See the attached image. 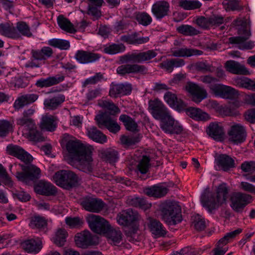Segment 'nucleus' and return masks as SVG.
<instances>
[{
  "label": "nucleus",
  "mask_w": 255,
  "mask_h": 255,
  "mask_svg": "<svg viewBox=\"0 0 255 255\" xmlns=\"http://www.w3.org/2000/svg\"><path fill=\"white\" fill-rule=\"evenodd\" d=\"M229 189L226 183H223L217 187L216 192H206L201 197L203 206L209 213L218 209L226 202Z\"/></svg>",
  "instance_id": "f257e3e1"
},
{
  "label": "nucleus",
  "mask_w": 255,
  "mask_h": 255,
  "mask_svg": "<svg viewBox=\"0 0 255 255\" xmlns=\"http://www.w3.org/2000/svg\"><path fill=\"white\" fill-rule=\"evenodd\" d=\"M161 216L168 225H175L182 221L181 209L175 202L167 201L160 206Z\"/></svg>",
  "instance_id": "f03ea898"
},
{
  "label": "nucleus",
  "mask_w": 255,
  "mask_h": 255,
  "mask_svg": "<svg viewBox=\"0 0 255 255\" xmlns=\"http://www.w3.org/2000/svg\"><path fill=\"white\" fill-rule=\"evenodd\" d=\"M62 142L65 144L66 148L69 154L74 157V159L82 156L86 152L93 149L91 146H87L68 133H65L62 136Z\"/></svg>",
  "instance_id": "7ed1b4c3"
},
{
  "label": "nucleus",
  "mask_w": 255,
  "mask_h": 255,
  "mask_svg": "<svg viewBox=\"0 0 255 255\" xmlns=\"http://www.w3.org/2000/svg\"><path fill=\"white\" fill-rule=\"evenodd\" d=\"M53 180L57 185L65 189L77 186L80 181L79 177L73 172L62 170L55 173Z\"/></svg>",
  "instance_id": "20e7f679"
},
{
  "label": "nucleus",
  "mask_w": 255,
  "mask_h": 255,
  "mask_svg": "<svg viewBox=\"0 0 255 255\" xmlns=\"http://www.w3.org/2000/svg\"><path fill=\"white\" fill-rule=\"evenodd\" d=\"M19 165L23 171L17 172L16 173V177L19 181L29 185L34 183L40 178L41 170L37 166L33 164Z\"/></svg>",
  "instance_id": "39448f33"
},
{
  "label": "nucleus",
  "mask_w": 255,
  "mask_h": 255,
  "mask_svg": "<svg viewBox=\"0 0 255 255\" xmlns=\"http://www.w3.org/2000/svg\"><path fill=\"white\" fill-rule=\"evenodd\" d=\"M253 200V197L249 194L240 192H235L231 196L230 205L234 212L241 213Z\"/></svg>",
  "instance_id": "423d86ee"
},
{
  "label": "nucleus",
  "mask_w": 255,
  "mask_h": 255,
  "mask_svg": "<svg viewBox=\"0 0 255 255\" xmlns=\"http://www.w3.org/2000/svg\"><path fill=\"white\" fill-rule=\"evenodd\" d=\"M157 53L153 50H148L140 52L128 53L121 57L120 61L123 63L133 62L140 63L149 61L157 55Z\"/></svg>",
  "instance_id": "0eeeda50"
},
{
  "label": "nucleus",
  "mask_w": 255,
  "mask_h": 255,
  "mask_svg": "<svg viewBox=\"0 0 255 255\" xmlns=\"http://www.w3.org/2000/svg\"><path fill=\"white\" fill-rule=\"evenodd\" d=\"M95 119L100 128H105L112 133H116L121 129L115 116L109 115L107 113H105L103 114L97 115Z\"/></svg>",
  "instance_id": "6e6552de"
},
{
  "label": "nucleus",
  "mask_w": 255,
  "mask_h": 255,
  "mask_svg": "<svg viewBox=\"0 0 255 255\" xmlns=\"http://www.w3.org/2000/svg\"><path fill=\"white\" fill-rule=\"evenodd\" d=\"M239 33L243 36L230 37V43L237 44L238 48L241 50L252 49L254 46V43L251 41H247L251 35L250 30L246 27H243L239 29Z\"/></svg>",
  "instance_id": "1a4fd4ad"
},
{
  "label": "nucleus",
  "mask_w": 255,
  "mask_h": 255,
  "mask_svg": "<svg viewBox=\"0 0 255 255\" xmlns=\"http://www.w3.org/2000/svg\"><path fill=\"white\" fill-rule=\"evenodd\" d=\"M86 220L91 230L99 234H105L110 226L108 222L98 215H90L87 217Z\"/></svg>",
  "instance_id": "9d476101"
},
{
  "label": "nucleus",
  "mask_w": 255,
  "mask_h": 255,
  "mask_svg": "<svg viewBox=\"0 0 255 255\" xmlns=\"http://www.w3.org/2000/svg\"><path fill=\"white\" fill-rule=\"evenodd\" d=\"M92 150L93 149L90 150L89 153L86 152L82 156L72 159L69 163L84 172H91L93 170Z\"/></svg>",
  "instance_id": "9b49d317"
},
{
  "label": "nucleus",
  "mask_w": 255,
  "mask_h": 255,
  "mask_svg": "<svg viewBox=\"0 0 255 255\" xmlns=\"http://www.w3.org/2000/svg\"><path fill=\"white\" fill-rule=\"evenodd\" d=\"M229 140L234 144L244 142L246 138L245 128L240 124L234 123L228 131Z\"/></svg>",
  "instance_id": "f8f14e48"
},
{
  "label": "nucleus",
  "mask_w": 255,
  "mask_h": 255,
  "mask_svg": "<svg viewBox=\"0 0 255 255\" xmlns=\"http://www.w3.org/2000/svg\"><path fill=\"white\" fill-rule=\"evenodd\" d=\"M183 88L190 94L192 100L196 103H199L207 97L206 90L195 83L188 82Z\"/></svg>",
  "instance_id": "ddd939ff"
},
{
  "label": "nucleus",
  "mask_w": 255,
  "mask_h": 255,
  "mask_svg": "<svg viewBox=\"0 0 255 255\" xmlns=\"http://www.w3.org/2000/svg\"><path fill=\"white\" fill-rule=\"evenodd\" d=\"M80 204L85 210L93 213H99L105 206L102 200L90 196L81 199Z\"/></svg>",
  "instance_id": "4468645a"
},
{
  "label": "nucleus",
  "mask_w": 255,
  "mask_h": 255,
  "mask_svg": "<svg viewBox=\"0 0 255 255\" xmlns=\"http://www.w3.org/2000/svg\"><path fill=\"white\" fill-rule=\"evenodd\" d=\"M149 108L151 110V113L154 118L160 121L171 115L168 109L161 102L157 100L150 101Z\"/></svg>",
  "instance_id": "2eb2a0df"
},
{
  "label": "nucleus",
  "mask_w": 255,
  "mask_h": 255,
  "mask_svg": "<svg viewBox=\"0 0 255 255\" xmlns=\"http://www.w3.org/2000/svg\"><path fill=\"white\" fill-rule=\"evenodd\" d=\"M160 122V128L166 133L178 134L183 131L182 126L174 120L171 115Z\"/></svg>",
  "instance_id": "dca6fc26"
},
{
  "label": "nucleus",
  "mask_w": 255,
  "mask_h": 255,
  "mask_svg": "<svg viewBox=\"0 0 255 255\" xmlns=\"http://www.w3.org/2000/svg\"><path fill=\"white\" fill-rule=\"evenodd\" d=\"M6 151L8 154L17 157L25 164L30 163L33 160V157L30 154L17 145H8Z\"/></svg>",
  "instance_id": "f3484780"
},
{
  "label": "nucleus",
  "mask_w": 255,
  "mask_h": 255,
  "mask_svg": "<svg viewBox=\"0 0 255 255\" xmlns=\"http://www.w3.org/2000/svg\"><path fill=\"white\" fill-rule=\"evenodd\" d=\"M118 74L125 75L129 74L140 73L144 74L147 72V68L143 65L137 64H127L119 66L117 69Z\"/></svg>",
  "instance_id": "a211bd4d"
},
{
  "label": "nucleus",
  "mask_w": 255,
  "mask_h": 255,
  "mask_svg": "<svg viewBox=\"0 0 255 255\" xmlns=\"http://www.w3.org/2000/svg\"><path fill=\"white\" fill-rule=\"evenodd\" d=\"M75 59L83 64L95 62L101 58V55L89 51L78 50L74 56Z\"/></svg>",
  "instance_id": "6ab92c4d"
},
{
  "label": "nucleus",
  "mask_w": 255,
  "mask_h": 255,
  "mask_svg": "<svg viewBox=\"0 0 255 255\" xmlns=\"http://www.w3.org/2000/svg\"><path fill=\"white\" fill-rule=\"evenodd\" d=\"M214 90H215V96L226 99H235L237 98L239 95L238 91L235 89L223 84H219L218 86L214 87Z\"/></svg>",
  "instance_id": "aec40b11"
},
{
  "label": "nucleus",
  "mask_w": 255,
  "mask_h": 255,
  "mask_svg": "<svg viewBox=\"0 0 255 255\" xmlns=\"http://www.w3.org/2000/svg\"><path fill=\"white\" fill-rule=\"evenodd\" d=\"M151 11L158 20L168 15L170 12L169 3L165 0H159L154 3L152 6Z\"/></svg>",
  "instance_id": "412c9836"
},
{
  "label": "nucleus",
  "mask_w": 255,
  "mask_h": 255,
  "mask_svg": "<svg viewBox=\"0 0 255 255\" xmlns=\"http://www.w3.org/2000/svg\"><path fill=\"white\" fill-rule=\"evenodd\" d=\"M206 132L211 137L217 141L222 140L225 135L222 124L218 122L211 123L206 128Z\"/></svg>",
  "instance_id": "4be33fe9"
},
{
  "label": "nucleus",
  "mask_w": 255,
  "mask_h": 255,
  "mask_svg": "<svg viewBox=\"0 0 255 255\" xmlns=\"http://www.w3.org/2000/svg\"><path fill=\"white\" fill-rule=\"evenodd\" d=\"M215 162L219 170L227 171L235 166V161L230 156L221 154L215 158Z\"/></svg>",
  "instance_id": "5701e85b"
},
{
  "label": "nucleus",
  "mask_w": 255,
  "mask_h": 255,
  "mask_svg": "<svg viewBox=\"0 0 255 255\" xmlns=\"http://www.w3.org/2000/svg\"><path fill=\"white\" fill-rule=\"evenodd\" d=\"M57 188L52 184L44 180L40 181L34 186L35 191L40 195L53 196L57 193Z\"/></svg>",
  "instance_id": "b1692460"
},
{
  "label": "nucleus",
  "mask_w": 255,
  "mask_h": 255,
  "mask_svg": "<svg viewBox=\"0 0 255 255\" xmlns=\"http://www.w3.org/2000/svg\"><path fill=\"white\" fill-rule=\"evenodd\" d=\"M38 98V96L35 94H25L19 96L15 100L13 104V108L15 110L18 111L34 103Z\"/></svg>",
  "instance_id": "393cba45"
},
{
  "label": "nucleus",
  "mask_w": 255,
  "mask_h": 255,
  "mask_svg": "<svg viewBox=\"0 0 255 255\" xmlns=\"http://www.w3.org/2000/svg\"><path fill=\"white\" fill-rule=\"evenodd\" d=\"M75 241L77 246L82 248H86L94 244L92 235L87 230L77 233L75 237Z\"/></svg>",
  "instance_id": "a878e982"
},
{
  "label": "nucleus",
  "mask_w": 255,
  "mask_h": 255,
  "mask_svg": "<svg viewBox=\"0 0 255 255\" xmlns=\"http://www.w3.org/2000/svg\"><path fill=\"white\" fill-rule=\"evenodd\" d=\"M225 68L228 72L234 74L247 75L250 74L245 65L234 60L227 61Z\"/></svg>",
  "instance_id": "bb28decb"
},
{
  "label": "nucleus",
  "mask_w": 255,
  "mask_h": 255,
  "mask_svg": "<svg viewBox=\"0 0 255 255\" xmlns=\"http://www.w3.org/2000/svg\"><path fill=\"white\" fill-rule=\"evenodd\" d=\"M21 246L27 253H38L42 249V242L39 238L31 239L24 241Z\"/></svg>",
  "instance_id": "cd10ccee"
},
{
  "label": "nucleus",
  "mask_w": 255,
  "mask_h": 255,
  "mask_svg": "<svg viewBox=\"0 0 255 255\" xmlns=\"http://www.w3.org/2000/svg\"><path fill=\"white\" fill-rule=\"evenodd\" d=\"M0 35L12 39H17L20 37V35L16 28L10 22L0 24Z\"/></svg>",
  "instance_id": "c85d7f7f"
},
{
  "label": "nucleus",
  "mask_w": 255,
  "mask_h": 255,
  "mask_svg": "<svg viewBox=\"0 0 255 255\" xmlns=\"http://www.w3.org/2000/svg\"><path fill=\"white\" fill-rule=\"evenodd\" d=\"M64 80V76L56 75L38 80L35 85L39 88H47L59 84Z\"/></svg>",
  "instance_id": "c756f323"
},
{
  "label": "nucleus",
  "mask_w": 255,
  "mask_h": 255,
  "mask_svg": "<svg viewBox=\"0 0 255 255\" xmlns=\"http://www.w3.org/2000/svg\"><path fill=\"white\" fill-rule=\"evenodd\" d=\"M31 54L34 59L44 61L52 56L53 51L51 47L44 46L41 49L32 50Z\"/></svg>",
  "instance_id": "7c9ffc66"
},
{
  "label": "nucleus",
  "mask_w": 255,
  "mask_h": 255,
  "mask_svg": "<svg viewBox=\"0 0 255 255\" xmlns=\"http://www.w3.org/2000/svg\"><path fill=\"white\" fill-rule=\"evenodd\" d=\"M168 189L163 186L156 185L144 189V193L150 197L161 198L164 196L168 192Z\"/></svg>",
  "instance_id": "2f4dec72"
},
{
  "label": "nucleus",
  "mask_w": 255,
  "mask_h": 255,
  "mask_svg": "<svg viewBox=\"0 0 255 255\" xmlns=\"http://www.w3.org/2000/svg\"><path fill=\"white\" fill-rule=\"evenodd\" d=\"M186 114L196 121H205L210 119V116L199 108L190 107L186 110Z\"/></svg>",
  "instance_id": "473e14b6"
},
{
  "label": "nucleus",
  "mask_w": 255,
  "mask_h": 255,
  "mask_svg": "<svg viewBox=\"0 0 255 255\" xmlns=\"http://www.w3.org/2000/svg\"><path fill=\"white\" fill-rule=\"evenodd\" d=\"M63 95H59L51 98H47L44 101V107L49 110H54L59 107L65 101Z\"/></svg>",
  "instance_id": "72a5a7b5"
},
{
  "label": "nucleus",
  "mask_w": 255,
  "mask_h": 255,
  "mask_svg": "<svg viewBox=\"0 0 255 255\" xmlns=\"http://www.w3.org/2000/svg\"><path fill=\"white\" fill-rule=\"evenodd\" d=\"M148 227L152 234L158 237H163L167 233V231L162 224L156 219L150 218Z\"/></svg>",
  "instance_id": "f704fd0d"
},
{
  "label": "nucleus",
  "mask_w": 255,
  "mask_h": 255,
  "mask_svg": "<svg viewBox=\"0 0 255 255\" xmlns=\"http://www.w3.org/2000/svg\"><path fill=\"white\" fill-rule=\"evenodd\" d=\"M185 65V61L182 59H168L160 64L161 67L168 72H171L174 68L181 67Z\"/></svg>",
  "instance_id": "c9c22d12"
},
{
  "label": "nucleus",
  "mask_w": 255,
  "mask_h": 255,
  "mask_svg": "<svg viewBox=\"0 0 255 255\" xmlns=\"http://www.w3.org/2000/svg\"><path fill=\"white\" fill-rule=\"evenodd\" d=\"M120 39L122 41L129 44L139 45L145 43L149 41L148 37H138L137 34L134 33L131 34L122 35Z\"/></svg>",
  "instance_id": "e433bc0d"
},
{
  "label": "nucleus",
  "mask_w": 255,
  "mask_h": 255,
  "mask_svg": "<svg viewBox=\"0 0 255 255\" xmlns=\"http://www.w3.org/2000/svg\"><path fill=\"white\" fill-rule=\"evenodd\" d=\"M203 53V51L200 50L187 48H181L172 51V55L178 57L201 55Z\"/></svg>",
  "instance_id": "4c0bfd02"
},
{
  "label": "nucleus",
  "mask_w": 255,
  "mask_h": 255,
  "mask_svg": "<svg viewBox=\"0 0 255 255\" xmlns=\"http://www.w3.org/2000/svg\"><path fill=\"white\" fill-rule=\"evenodd\" d=\"M109 241L111 244L118 245L122 241V233L119 229H112L111 226L107 232L105 233Z\"/></svg>",
  "instance_id": "58836bf2"
},
{
  "label": "nucleus",
  "mask_w": 255,
  "mask_h": 255,
  "mask_svg": "<svg viewBox=\"0 0 255 255\" xmlns=\"http://www.w3.org/2000/svg\"><path fill=\"white\" fill-rule=\"evenodd\" d=\"M87 135L93 141L100 143H104L107 140V136L96 127H92L87 129Z\"/></svg>",
  "instance_id": "ea45409f"
},
{
  "label": "nucleus",
  "mask_w": 255,
  "mask_h": 255,
  "mask_svg": "<svg viewBox=\"0 0 255 255\" xmlns=\"http://www.w3.org/2000/svg\"><path fill=\"white\" fill-rule=\"evenodd\" d=\"M29 226L33 229L40 231L45 230L47 228V222L45 218L40 216H34L30 218Z\"/></svg>",
  "instance_id": "a19ab883"
},
{
  "label": "nucleus",
  "mask_w": 255,
  "mask_h": 255,
  "mask_svg": "<svg viewBox=\"0 0 255 255\" xmlns=\"http://www.w3.org/2000/svg\"><path fill=\"white\" fill-rule=\"evenodd\" d=\"M40 127L42 129L49 131H54L56 127L54 117L48 115L43 116L40 122Z\"/></svg>",
  "instance_id": "79ce46f5"
},
{
  "label": "nucleus",
  "mask_w": 255,
  "mask_h": 255,
  "mask_svg": "<svg viewBox=\"0 0 255 255\" xmlns=\"http://www.w3.org/2000/svg\"><path fill=\"white\" fill-rule=\"evenodd\" d=\"M128 204L131 206L138 207L142 210H146L151 207V204L143 197H133L128 199Z\"/></svg>",
  "instance_id": "37998d69"
},
{
  "label": "nucleus",
  "mask_w": 255,
  "mask_h": 255,
  "mask_svg": "<svg viewBox=\"0 0 255 255\" xmlns=\"http://www.w3.org/2000/svg\"><path fill=\"white\" fill-rule=\"evenodd\" d=\"M101 155L103 160L110 163H114L119 159L118 151L113 148L102 150L101 152Z\"/></svg>",
  "instance_id": "c03bdc74"
},
{
  "label": "nucleus",
  "mask_w": 255,
  "mask_h": 255,
  "mask_svg": "<svg viewBox=\"0 0 255 255\" xmlns=\"http://www.w3.org/2000/svg\"><path fill=\"white\" fill-rule=\"evenodd\" d=\"M119 120L123 123L128 130L132 132L138 130L137 123L129 116L123 114L120 116Z\"/></svg>",
  "instance_id": "a18cd8bd"
},
{
  "label": "nucleus",
  "mask_w": 255,
  "mask_h": 255,
  "mask_svg": "<svg viewBox=\"0 0 255 255\" xmlns=\"http://www.w3.org/2000/svg\"><path fill=\"white\" fill-rule=\"evenodd\" d=\"M178 6L184 10H190L199 8L202 3L198 0H178Z\"/></svg>",
  "instance_id": "49530a36"
},
{
  "label": "nucleus",
  "mask_w": 255,
  "mask_h": 255,
  "mask_svg": "<svg viewBox=\"0 0 255 255\" xmlns=\"http://www.w3.org/2000/svg\"><path fill=\"white\" fill-rule=\"evenodd\" d=\"M57 23L59 27L63 30L70 33H74L76 30L70 20L63 15H59L57 18Z\"/></svg>",
  "instance_id": "de8ad7c7"
},
{
  "label": "nucleus",
  "mask_w": 255,
  "mask_h": 255,
  "mask_svg": "<svg viewBox=\"0 0 255 255\" xmlns=\"http://www.w3.org/2000/svg\"><path fill=\"white\" fill-rule=\"evenodd\" d=\"M178 33L185 36H193L200 34L199 30L188 24H182L177 28Z\"/></svg>",
  "instance_id": "09e8293b"
},
{
  "label": "nucleus",
  "mask_w": 255,
  "mask_h": 255,
  "mask_svg": "<svg viewBox=\"0 0 255 255\" xmlns=\"http://www.w3.org/2000/svg\"><path fill=\"white\" fill-rule=\"evenodd\" d=\"M134 17L139 24L144 26L150 25L152 21L151 16L146 12H135Z\"/></svg>",
  "instance_id": "8fccbe9b"
},
{
  "label": "nucleus",
  "mask_w": 255,
  "mask_h": 255,
  "mask_svg": "<svg viewBox=\"0 0 255 255\" xmlns=\"http://www.w3.org/2000/svg\"><path fill=\"white\" fill-rule=\"evenodd\" d=\"M27 137L30 140L33 141H42L44 140V137L42 135L41 132L37 129L35 125L34 127L30 128L24 133Z\"/></svg>",
  "instance_id": "3c124183"
},
{
  "label": "nucleus",
  "mask_w": 255,
  "mask_h": 255,
  "mask_svg": "<svg viewBox=\"0 0 255 255\" xmlns=\"http://www.w3.org/2000/svg\"><path fill=\"white\" fill-rule=\"evenodd\" d=\"M99 105L105 110L109 111L110 112L109 115L115 116L116 114L120 112L119 108L113 102L110 100H102L99 102Z\"/></svg>",
  "instance_id": "603ef678"
},
{
  "label": "nucleus",
  "mask_w": 255,
  "mask_h": 255,
  "mask_svg": "<svg viewBox=\"0 0 255 255\" xmlns=\"http://www.w3.org/2000/svg\"><path fill=\"white\" fill-rule=\"evenodd\" d=\"M199 80L208 85L210 89L214 94L215 92V90H214V87L218 86L220 84L216 83V82L218 81V80L216 78L210 75L201 76L199 77Z\"/></svg>",
  "instance_id": "864d4df0"
},
{
  "label": "nucleus",
  "mask_w": 255,
  "mask_h": 255,
  "mask_svg": "<svg viewBox=\"0 0 255 255\" xmlns=\"http://www.w3.org/2000/svg\"><path fill=\"white\" fill-rule=\"evenodd\" d=\"M48 44L51 46L62 50L68 49L70 46L69 41L57 38L50 39L48 41Z\"/></svg>",
  "instance_id": "5fc2aeb1"
},
{
  "label": "nucleus",
  "mask_w": 255,
  "mask_h": 255,
  "mask_svg": "<svg viewBox=\"0 0 255 255\" xmlns=\"http://www.w3.org/2000/svg\"><path fill=\"white\" fill-rule=\"evenodd\" d=\"M242 231V230L241 229H238L234 231L227 233L223 238L221 239L218 241L216 244V246L225 247V246L229 242L230 240L232 239L240 234Z\"/></svg>",
  "instance_id": "6e6d98bb"
},
{
  "label": "nucleus",
  "mask_w": 255,
  "mask_h": 255,
  "mask_svg": "<svg viewBox=\"0 0 255 255\" xmlns=\"http://www.w3.org/2000/svg\"><path fill=\"white\" fill-rule=\"evenodd\" d=\"M126 49V47L123 44H112L106 46L104 48V52L109 54H115L118 53L124 52Z\"/></svg>",
  "instance_id": "4d7b16f0"
},
{
  "label": "nucleus",
  "mask_w": 255,
  "mask_h": 255,
  "mask_svg": "<svg viewBox=\"0 0 255 255\" xmlns=\"http://www.w3.org/2000/svg\"><path fill=\"white\" fill-rule=\"evenodd\" d=\"M150 159L147 156H143L137 165V170L141 174L146 173L150 167Z\"/></svg>",
  "instance_id": "13d9d810"
},
{
  "label": "nucleus",
  "mask_w": 255,
  "mask_h": 255,
  "mask_svg": "<svg viewBox=\"0 0 255 255\" xmlns=\"http://www.w3.org/2000/svg\"><path fill=\"white\" fill-rule=\"evenodd\" d=\"M16 123L17 125L24 126V132L30 128H32L35 125L34 121L31 118L25 117L23 116L17 119Z\"/></svg>",
  "instance_id": "bf43d9fd"
},
{
  "label": "nucleus",
  "mask_w": 255,
  "mask_h": 255,
  "mask_svg": "<svg viewBox=\"0 0 255 255\" xmlns=\"http://www.w3.org/2000/svg\"><path fill=\"white\" fill-rule=\"evenodd\" d=\"M67 235V232L65 229H59L57 231L55 237L54 238V243L59 247L63 246L66 242Z\"/></svg>",
  "instance_id": "052dcab7"
},
{
  "label": "nucleus",
  "mask_w": 255,
  "mask_h": 255,
  "mask_svg": "<svg viewBox=\"0 0 255 255\" xmlns=\"http://www.w3.org/2000/svg\"><path fill=\"white\" fill-rule=\"evenodd\" d=\"M140 139L139 135H123L121 138L122 143L127 146L134 145L138 142Z\"/></svg>",
  "instance_id": "680f3d73"
},
{
  "label": "nucleus",
  "mask_w": 255,
  "mask_h": 255,
  "mask_svg": "<svg viewBox=\"0 0 255 255\" xmlns=\"http://www.w3.org/2000/svg\"><path fill=\"white\" fill-rule=\"evenodd\" d=\"M209 17L211 27L215 28L226 22V19L220 14H213Z\"/></svg>",
  "instance_id": "e2e57ef3"
},
{
  "label": "nucleus",
  "mask_w": 255,
  "mask_h": 255,
  "mask_svg": "<svg viewBox=\"0 0 255 255\" xmlns=\"http://www.w3.org/2000/svg\"><path fill=\"white\" fill-rule=\"evenodd\" d=\"M104 78L103 74L101 72L97 73L95 75L86 79L83 83L82 86L86 87L88 85H95L101 82Z\"/></svg>",
  "instance_id": "0e129e2a"
},
{
  "label": "nucleus",
  "mask_w": 255,
  "mask_h": 255,
  "mask_svg": "<svg viewBox=\"0 0 255 255\" xmlns=\"http://www.w3.org/2000/svg\"><path fill=\"white\" fill-rule=\"evenodd\" d=\"M16 29L20 35L21 34L22 35L30 37L32 35L29 26L25 22H18L16 25Z\"/></svg>",
  "instance_id": "69168bd1"
},
{
  "label": "nucleus",
  "mask_w": 255,
  "mask_h": 255,
  "mask_svg": "<svg viewBox=\"0 0 255 255\" xmlns=\"http://www.w3.org/2000/svg\"><path fill=\"white\" fill-rule=\"evenodd\" d=\"M196 70L202 72H212L214 71L212 65L203 61L198 62L194 65Z\"/></svg>",
  "instance_id": "338daca9"
},
{
  "label": "nucleus",
  "mask_w": 255,
  "mask_h": 255,
  "mask_svg": "<svg viewBox=\"0 0 255 255\" xmlns=\"http://www.w3.org/2000/svg\"><path fill=\"white\" fill-rule=\"evenodd\" d=\"M196 24L204 29H209L210 26L209 17L199 16L195 19Z\"/></svg>",
  "instance_id": "774afa93"
}]
</instances>
